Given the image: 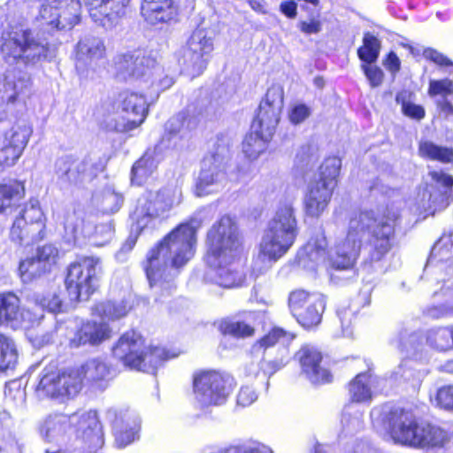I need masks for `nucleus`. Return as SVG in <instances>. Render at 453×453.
Masks as SVG:
<instances>
[{"instance_id": "6ab92c4d", "label": "nucleus", "mask_w": 453, "mask_h": 453, "mask_svg": "<svg viewBox=\"0 0 453 453\" xmlns=\"http://www.w3.org/2000/svg\"><path fill=\"white\" fill-rule=\"evenodd\" d=\"M301 366V373L312 384L332 381L331 372L322 365V355L315 347L303 346L296 354Z\"/></svg>"}, {"instance_id": "c756f323", "label": "nucleus", "mask_w": 453, "mask_h": 453, "mask_svg": "<svg viewBox=\"0 0 453 453\" xmlns=\"http://www.w3.org/2000/svg\"><path fill=\"white\" fill-rule=\"evenodd\" d=\"M449 440L446 431L430 424H421L417 430L412 446H441Z\"/></svg>"}, {"instance_id": "39448f33", "label": "nucleus", "mask_w": 453, "mask_h": 453, "mask_svg": "<svg viewBox=\"0 0 453 453\" xmlns=\"http://www.w3.org/2000/svg\"><path fill=\"white\" fill-rule=\"evenodd\" d=\"M112 354L126 366L148 373H154L161 362L170 357L163 348L145 346L144 339L134 330L120 336Z\"/></svg>"}, {"instance_id": "1a4fd4ad", "label": "nucleus", "mask_w": 453, "mask_h": 453, "mask_svg": "<svg viewBox=\"0 0 453 453\" xmlns=\"http://www.w3.org/2000/svg\"><path fill=\"white\" fill-rule=\"evenodd\" d=\"M45 216L37 199H31L19 211L10 230L12 242L28 246L44 237Z\"/></svg>"}, {"instance_id": "e433bc0d", "label": "nucleus", "mask_w": 453, "mask_h": 453, "mask_svg": "<svg viewBox=\"0 0 453 453\" xmlns=\"http://www.w3.org/2000/svg\"><path fill=\"white\" fill-rule=\"evenodd\" d=\"M80 428L83 429L87 437L89 438L95 449L102 448L104 445V437L99 423L97 413L94 411H89L81 415Z\"/></svg>"}, {"instance_id": "72a5a7b5", "label": "nucleus", "mask_w": 453, "mask_h": 453, "mask_svg": "<svg viewBox=\"0 0 453 453\" xmlns=\"http://www.w3.org/2000/svg\"><path fill=\"white\" fill-rule=\"evenodd\" d=\"M267 134V131L251 129L242 142V151L247 157L255 160L266 150L268 142L273 136Z\"/></svg>"}, {"instance_id": "dca6fc26", "label": "nucleus", "mask_w": 453, "mask_h": 453, "mask_svg": "<svg viewBox=\"0 0 453 453\" xmlns=\"http://www.w3.org/2000/svg\"><path fill=\"white\" fill-rule=\"evenodd\" d=\"M381 420L395 442L412 446L418 424L412 411L394 408L383 411Z\"/></svg>"}, {"instance_id": "3c124183", "label": "nucleus", "mask_w": 453, "mask_h": 453, "mask_svg": "<svg viewBox=\"0 0 453 453\" xmlns=\"http://www.w3.org/2000/svg\"><path fill=\"white\" fill-rule=\"evenodd\" d=\"M341 165L342 163L339 157H327L320 165L319 173L314 180L334 188Z\"/></svg>"}, {"instance_id": "c03bdc74", "label": "nucleus", "mask_w": 453, "mask_h": 453, "mask_svg": "<svg viewBox=\"0 0 453 453\" xmlns=\"http://www.w3.org/2000/svg\"><path fill=\"white\" fill-rule=\"evenodd\" d=\"M63 226L66 234L73 238H76L78 235L88 236L91 234L88 226L85 225L82 213L75 210L65 212Z\"/></svg>"}, {"instance_id": "0e129e2a", "label": "nucleus", "mask_w": 453, "mask_h": 453, "mask_svg": "<svg viewBox=\"0 0 453 453\" xmlns=\"http://www.w3.org/2000/svg\"><path fill=\"white\" fill-rule=\"evenodd\" d=\"M114 227L111 222L101 223L95 226V238H101L102 240H96V245H104L108 242L113 236Z\"/></svg>"}, {"instance_id": "c9c22d12", "label": "nucleus", "mask_w": 453, "mask_h": 453, "mask_svg": "<svg viewBox=\"0 0 453 453\" xmlns=\"http://www.w3.org/2000/svg\"><path fill=\"white\" fill-rule=\"evenodd\" d=\"M80 428L83 429L87 437L89 438L95 449L102 448L104 445V437L99 423L97 413L94 411H89L81 415Z\"/></svg>"}, {"instance_id": "393cba45", "label": "nucleus", "mask_w": 453, "mask_h": 453, "mask_svg": "<svg viewBox=\"0 0 453 453\" xmlns=\"http://www.w3.org/2000/svg\"><path fill=\"white\" fill-rule=\"evenodd\" d=\"M111 330L104 322L88 321L83 324L70 340V346L78 348L82 345H98L111 337Z\"/></svg>"}, {"instance_id": "20e7f679", "label": "nucleus", "mask_w": 453, "mask_h": 453, "mask_svg": "<svg viewBox=\"0 0 453 453\" xmlns=\"http://www.w3.org/2000/svg\"><path fill=\"white\" fill-rule=\"evenodd\" d=\"M49 43L23 26H14L2 35L1 51L4 60L13 64L20 61L35 65L48 57Z\"/></svg>"}, {"instance_id": "49530a36", "label": "nucleus", "mask_w": 453, "mask_h": 453, "mask_svg": "<svg viewBox=\"0 0 453 453\" xmlns=\"http://www.w3.org/2000/svg\"><path fill=\"white\" fill-rule=\"evenodd\" d=\"M349 394L353 403H369L372 400V391L368 385V374L358 373L349 384Z\"/></svg>"}, {"instance_id": "a211bd4d", "label": "nucleus", "mask_w": 453, "mask_h": 453, "mask_svg": "<svg viewBox=\"0 0 453 453\" xmlns=\"http://www.w3.org/2000/svg\"><path fill=\"white\" fill-rule=\"evenodd\" d=\"M434 184H431L423 192V199L427 198V204L423 208L434 214L436 211L445 209L449 204L452 196L453 177L442 172L433 171L429 173Z\"/></svg>"}, {"instance_id": "4d7b16f0", "label": "nucleus", "mask_w": 453, "mask_h": 453, "mask_svg": "<svg viewBox=\"0 0 453 453\" xmlns=\"http://www.w3.org/2000/svg\"><path fill=\"white\" fill-rule=\"evenodd\" d=\"M33 299L35 303L42 310L47 309L52 313L60 312L62 311V299L57 293L49 294L47 296L35 294Z\"/></svg>"}, {"instance_id": "338daca9", "label": "nucleus", "mask_w": 453, "mask_h": 453, "mask_svg": "<svg viewBox=\"0 0 453 453\" xmlns=\"http://www.w3.org/2000/svg\"><path fill=\"white\" fill-rule=\"evenodd\" d=\"M311 111L304 104H298L292 107L288 118L291 123L298 125L310 117Z\"/></svg>"}, {"instance_id": "b1692460", "label": "nucleus", "mask_w": 453, "mask_h": 453, "mask_svg": "<svg viewBox=\"0 0 453 453\" xmlns=\"http://www.w3.org/2000/svg\"><path fill=\"white\" fill-rule=\"evenodd\" d=\"M334 188L326 184L311 180L307 188L304 196V211L305 214L311 218H319L331 200Z\"/></svg>"}, {"instance_id": "2eb2a0df", "label": "nucleus", "mask_w": 453, "mask_h": 453, "mask_svg": "<svg viewBox=\"0 0 453 453\" xmlns=\"http://www.w3.org/2000/svg\"><path fill=\"white\" fill-rule=\"evenodd\" d=\"M284 105V91L280 85H273L261 101L257 114L252 122L251 129L267 131V135H273L280 119Z\"/></svg>"}, {"instance_id": "ea45409f", "label": "nucleus", "mask_w": 453, "mask_h": 453, "mask_svg": "<svg viewBox=\"0 0 453 453\" xmlns=\"http://www.w3.org/2000/svg\"><path fill=\"white\" fill-rule=\"evenodd\" d=\"M157 167V161L154 157L153 153L146 152L132 167V183L138 186L142 185L154 173Z\"/></svg>"}, {"instance_id": "4be33fe9", "label": "nucleus", "mask_w": 453, "mask_h": 453, "mask_svg": "<svg viewBox=\"0 0 453 453\" xmlns=\"http://www.w3.org/2000/svg\"><path fill=\"white\" fill-rule=\"evenodd\" d=\"M81 4V2L73 3L72 8L62 12H51L48 6H42L37 19L41 26L48 32L62 29H72L80 22Z\"/></svg>"}, {"instance_id": "cd10ccee", "label": "nucleus", "mask_w": 453, "mask_h": 453, "mask_svg": "<svg viewBox=\"0 0 453 453\" xmlns=\"http://www.w3.org/2000/svg\"><path fill=\"white\" fill-rule=\"evenodd\" d=\"M115 441L119 448L126 447L135 440L140 421L134 413H127L114 421Z\"/></svg>"}, {"instance_id": "423d86ee", "label": "nucleus", "mask_w": 453, "mask_h": 453, "mask_svg": "<svg viewBox=\"0 0 453 453\" xmlns=\"http://www.w3.org/2000/svg\"><path fill=\"white\" fill-rule=\"evenodd\" d=\"M208 265L234 262L241 245L237 223L229 215H224L215 221L206 236Z\"/></svg>"}, {"instance_id": "69168bd1", "label": "nucleus", "mask_w": 453, "mask_h": 453, "mask_svg": "<svg viewBox=\"0 0 453 453\" xmlns=\"http://www.w3.org/2000/svg\"><path fill=\"white\" fill-rule=\"evenodd\" d=\"M428 93L430 96L450 95L453 93V81L449 79L431 81Z\"/></svg>"}, {"instance_id": "774afa93", "label": "nucleus", "mask_w": 453, "mask_h": 453, "mask_svg": "<svg viewBox=\"0 0 453 453\" xmlns=\"http://www.w3.org/2000/svg\"><path fill=\"white\" fill-rule=\"evenodd\" d=\"M257 398L256 391L246 386L242 387L237 395V404L242 407H246L254 403Z\"/></svg>"}, {"instance_id": "6e6d98bb", "label": "nucleus", "mask_w": 453, "mask_h": 453, "mask_svg": "<svg viewBox=\"0 0 453 453\" xmlns=\"http://www.w3.org/2000/svg\"><path fill=\"white\" fill-rule=\"evenodd\" d=\"M123 203V197L119 193L106 188L102 192L100 207L104 213H113L119 211Z\"/></svg>"}, {"instance_id": "680f3d73", "label": "nucleus", "mask_w": 453, "mask_h": 453, "mask_svg": "<svg viewBox=\"0 0 453 453\" xmlns=\"http://www.w3.org/2000/svg\"><path fill=\"white\" fill-rule=\"evenodd\" d=\"M361 68L372 87H379L382 83L384 73L379 66L365 63L361 65Z\"/></svg>"}, {"instance_id": "412c9836", "label": "nucleus", "mask_w": 453, "mask_h": 453, "mask_svg": "<svg viewBox=\"0 0 453 453\" xmlns=\"http://www.w3.org/2000/svg\"><path fill=\"white\" fill-rule=\"evenodd\" d=\"M225 165V162L214 159L213 156L203 157L196 185L197 196H203L217 190L226 180Z\"/></svg>"}, {"instance_id": "4c0bfd02", "label": "nucleus", "mask_w": 453, "mask_h": 453, "mask_svg": "<svg viewBox=\"0 0 453 453\" xmlns=\"http://www.w3.org/2000/svg\"><path fill=\"white\" fill-rule=\"evenodd\" d=\"M61 373L58 371L43 370V373L36 387V393L39 397L57 398L61 396Z\"/></svg>"}, {"instance_id": "4468645a", "label": "nucleus", "mask_w": 453, "mask_h": 453, "mask_svg": "<svg viewBox=\"0 0 453 453\" xmlns=\"http://www.w3.org/2000/svg\"><path fill=\"white\" fill-rule=\"evenodd\" d=\"M116 76L121 81L139 79L150 70L156 75L161 74L163 67L143 50H134L118 55L114 61Z\"/></svg>"}, {"instance_id": "6e6552de", "label": "nucleus", "mask_w": 453, "mask_h": 453, "mask_svg": "<svg viewBox=\"0 0 453 453\" xmlns=\"http://www.w3.org/2000/svg\"><path fill=\"white\" fill-rule=\"evenodd\" d=\"M107 161L105 156L88 155L81 160L65 156L56 161L55 173L62 185L81 188L104 171Z\"/></svg>"}, {"instance_id": "de8ad7c7", "label": "nucleus", "mask_w": 453, "mask_h": 453, "mask_svg": "<svg viewBox=\"0 0 453 453\" xmlns=\"http://www.w3.org/2000/svg\"><path fill=\"white\" fill-rule=\"evenodd\" d=\"M129 308L125 301L119 303L105 301L95 305L93 313L103 319H119L127 314Z\"/></svg>"}, {"instance_id": "a18cd8bd", "label": "nucleus", "mask_w": 453, "mask_h": 453, "mask_svg": "<svg viewBox=\"0 0 453 453\" xmlns=\"http://www.w3.org/2000/svg\"><path fill=\"white\" fill-rule=\"evenodd\" d=\"M186 48L211 58L213 51V38L204 29H196L188 38Z\"/></svg>"}, {"instance_id": "e2e57ef3", "label": "nucleus", "mask_w": 453, "mask_h": 453, "mask_svg": "<svg viewBox=\"0 0 453 453\" xmlns=\"http://www.w3.org/2000/svg\"><path fill=\"white\" fill-rule=\"evenodd\" d=\"M435 402L438 406L453 411V386L439 388L435 396Z\"/></svg>"}, {"instance_id": "473e14b6", "label": "nucleus", "mask_w": 453, "mask_h": 453, "mask_svg": "<svg viewBox=\"0 0 453 453\" xmlns=\"http://www.w3.org/2000/svg\"><path fill=\"white\" fill-rule=\"evenodd\" d=\"M20 299L13 292L0 294V326H8L20 317Z\"/></svg>"}, {"instance_id": "5701e85b", "label": "nucleus", "mask_w": 453, "mask_h": 453, "mask_svg": "<svg viewBox=\"0 0 453 453\" xmlns=\"http://www.w3.org/2000/svg\"><path fill=\"white\" fill-rule=\"evenodd\" d=\"M119 107L127 119V129L139 127L148 113V104L142 95L123 91L119 95Z\"/></svg>"}, {"instance_id": "864d4df0", "label": "nucleus", "mask_w": 453, "mask_h": 453, "mask_svg": "<svg viewBox=\"0 0 453 453\" xmlns=\"http://www.w3.org/2000/svg\"><path fill=\"white\" fill-rule=\"evenodd\" d=\"M19 271L22 281L28 283L50 272V269L35 257H31L20 262Z\"/></svg>"}, {"instance_id": "ddd939ff", "label": "nucleus", "mask_w": 453, "mask_h": 453, "mask_svg": "<svg viewBox=\"0 0 453 453\" xmlns=\"http://www.w3.org/2000/svg\"><path fill=\"white\" fill-rule=\"evenodd\" d=\"M288 303L292 315L303 327L310 328L320 323L326 306L323 295L296 290L290 294Z\"/></svg>"}, {"instance_id": "f3484780", "label": "nucleus", "mask_w": 453, "mask_h": 453, "mask_svg": "<svg viewBox=\"0 0 453 453\" xmlns=\"http://www.w3.org/2000/svg\"><path fill=\"white\" fill-rule=\"evenodd\" d=\"M33 129L27 124H17L0 135V171L12 166L20 157Z\"/></svg>"}, {"instance_id": "8fccbe9b", "label": "nucleus", "mask_w": 453, "mask_h": 453, "mask_svg": "<svg viewBox=\"0 0 453 453\" xmlns=\"http://www.w3.org/2000/svg\"><path fill=\"white\" fill-rule=\"evenodd\" d=\"M18 360L15 342L9 336L0 334V372L12 369Z\"/></svg>"}, {"instance_id": "9b49d317", "label": "nucleus", "mask_w": 453, "mask_h": 453, "mask_svg": "<svg viewBox=\"0 0 453 453\" xmlns=\"http://www.w3.org/2000/svg\"><path fill=\"white\" fill-rule=\"evenodd\" d=\"M398 348L406 353L407 357L398 366L396 374L413 386L418 385L428 372L423 366L429 360L423 338L418 334L404 332L401 334Z\"/></svg>"}, {"instance_id": "7ed1b4c3", "label": "nucleus", "mask_w": 453, "mask_h": 453, "mask_svg": "<svg viewBox=\"0 0 453 453\" xmlns=\"http://www.w3.org/2000/svg\"><path fill=\"white\" fill-rule=\"evenodd\" d=\"M298 232L297 220L292 204L280 205L264 232L259 253L254 261L253 271L261 273L268 270L292 247Z\"/></svg>"}, {"instance_id": "aec40b11", "label": "nucleus", "mask_w": 453, "mask_h": 453, "mask_svg": "<svg viewBox=\"0 0 453 453\" xmlns=\"http://www.w3.org/2000/svg\"><path fill=\"white\" fill-rule=\"evenodd\" d=\"M91 6L90 17L101 26L110 28L126 15L130 0H84Z\"/></svg>"}, {"instance_id": "79ce46f5", "label": "nucleus", "mask_w": 453, "mask_h": 453, "mask_svg": "<svg viewBox=\"0 0 453 453\" xmlns=\"http://www.w3.org/2000/svg\"><path fill=\"white\" fill-rule=\"evenodd\" d=\"M105 47L101 39L85 37L77 44V54L80 59L94 61L104 56Z\"/></svg>"}, {"instance_id": "5fc2aeb1", "label": "nucleus", "mask_w": 453, "mask_h": 453, "mask_svg": "<svg viewBox=\"0 0 453 453\" xmlns=\"http://www.w3.org/2000/svg\"><path fill=\"white\" fill-rule=\"evenodd\" d=\"M83 376L81 371L61 373V396H73L81 389Z\"/></svg>"}, {"instance_id": "7c9ffc66", "label": "nucleus", "mask_w": 453, "mask_h": 453, "mask_svg": "<svg viewBox=\"0 0 453 453\" xmlns=\"http://www.w3.org/2000/svg\"><path fill=\"white\" fill-rule=\"evenodd\" d=\"M327 241L323 233L311 238L302 250L298 252L300 263L306 265L307 261L316 265L325 260L327 251Z\"/></svg>"}, {"instance_id": "052dcab7", "label": "nucleus", "mask_w": 453, "mask_h": 453, "mask_svg": "<svg viewBox=\"0 0 453 453\" xmlns=\"http://www.w3.org/2000/svg\"><path fill=\"white\" fill-rule=\"evenodd\" d=\"M35 258L42 264L48 265L50 270L51 265L57 263L58 258V250L52 244H46L37 249Z\"/></svg>"}, {"instance_id": "f8f14e48", "label": "nucleus", "mask_w": 453, "mask_h": 453, "mask_svg": "<svg viewBox=\"0 0 453 453\" xmlns=\"http://www.w3.org/2000/svg\"><path fill=\"white\" fill-rule=\"evenodd\" d=\"M196 399L203 407L225 403L232 390L233 378L218 372H202L194 378Z\"/></svg>"}, {"instance_id": "603ef678", "label": "nucleus", "mask_w": 453, "mask_h": 453, "mask_svg": "<svg viewBox=\"0 0 453 453\" xmlns=\"http://www.w3.org/2000/svg\"><path fill=\"white\" fill-rule=\"evenodd\" d=\"M419 153L432 160H438L441 163L453 162V149L441 147L432 142H422L419 144Z\"/></svg>"}, {"instance_id": "c85d7f7f", "label": "nucleus", "mask_w": 453, "mask_h": 453, "mask_svg": "<svg viewBox=\"0 0 453 453\" xmlns=\"http://www.w3.org/2000/svg\"><path fill=\"white\" fill-rule=\"evenodd\" d=\"M83 380L88 383L102 386L112 376L111 365L102 358L88 359L81 368Z\"/></svg>"}, {"instance_id": "a878e982", "label": "nucleus", "mask_w": 453, "mask_h": 453, "mask_svg": "<svg viewBox=\"0 0 453 453\" xmlns=\"http://www.w3.org/2000/svg\"><path fill=\"white\" fill-rule=\"evenodd\" d=\"M141 13L151 25L167 22L176 15L173 0H142Z\"/></svg>"}, {"instance_id": "37998d69", "label": "nucleus", "mask_w": 453, "mask_h": 453, "mask_svg": "<svg viewBox=\"0 0 453 453\" xmlns=\"http://www.w3.org/2000/svg\"><path fill=\"white\" fill-rule=\"evenodd\" d=\"M193 128H195V123L183 112L169 119L165 127V135L169 136V140L173 137L183 139Z\"/></svg>"}, {"instance_id": "9d476101", "label": "nucleus", "mask_w": 453, "mask_h": 453, "mask_svg": "<svg viewBox=\"0 0 453 453\" xmlns=\"http://www.w3.org/2000/svg\"><path fill=\"white\" fill-rule=\"evenodd\" d=\"M181 201L182 192L177 187L165 188L157 192H148L138 200L133 213L136 229H143L152 219L163 216Z\"/></svg>"}, {"instance_id": "2f4dec72", "label": "nucleus", "mask_w": 453, "mask_h": 453, "mask_svg": "<svg viewBox=\"0 0 453 453\" xmlns=\"http://www.w3.org/2000/svg\"><path fill=\"white\" fill-rule=\"evenodd\" d=\"M233 262L221 263L219 265H210L214 268L213 281L225 288H232L242 286L245 280L243 273L231 267Z\"/></svg>"}, {"instance_id": "13d9d810", "label": "nucleus", "mask_w": 453, "mask_h": 453, "mask_svg": "<svg viewBox=\"0 0 453 453\" xmlns=\"http://www.w3.org/2000/svg\"><path fill=\"white\" fill-rule=\"evenodd\" d=\"M229 140L224 135H218L207 156H213L214 159L226 163L229 154Z\"/></svg>"}, {"instance_id": "a19ab883", "label": "nucleus", "mask_w": 453, "mask_h": 453, "mask_svg": "<svg viewBox=\"0 0 453 453\" xmlns=\"http://www.w3.org/2000/svg\"><path fill=\"white\" fill-rule=\"evenodd\" d=\"M25 196L22 182L13 181L0 185V212H5Z\"/></svg>"}, {"instance_id": "bf43d9fd", "label": "nucleus", "mask_w": 453, "mask_h": 453, "mask_svg": "<svg viewBox=\"0 0 453 453\" xmlns=\"http://www.w3.org/2000/svg\"><path fill=\"white\" fill-rule=\"evenodd\" d=\"M223 332L234 337H246L253 334L254 328L242 321H231L223 326Z\"/></svg>"}, {"instance_id": "09e8293b", "label": "nucleus", "mask_w": 453, "mask_h": 453, "mask_svg": "<svg viewBox=\"0 0 453 453\" xmlns=\"http://www.w3.org/2000/svg\"><path fill=\"white\" fill-rule=\"evenodd\" d=\"M380 48V41L373 34L365 32L363 36V45L357 50V56L364 63L372 64L377 61Z\"/></svg>"}, {"instance_id": "58836bf2", "label": "nucleus", "mask_w": 453, "mask_h": 453, "mask_svg": "<svg viewBox=\"0 0 453 453\" xmlns=\"http://www.w3.org/2000/svg\"><path fill=\"white\" fill-rule=\"evenodd\" d=\"M209 60L210 58L184 47L179 62L186 73L195 77L203 73L207 67Z\"/></svg>"}, {"instance_id": "bb28decb", "label": "nucleus", "mask_w": 453, "mask_h": 453, "mask_svg": "<svg viewBox=\"0 0 453 453\" xmlns=\"http://www.w3.org/2000/svg\"><path fill=\"white\" fill-rule=\"evenodd\" d=\"M74 418L75 415L50 414L41 424L40 434L48 441H58L65 434Z\"/></svg>"}, {"instance_id": "f03ea898", "label": "nucleus", "mask_w": 453, "mask_h": 453, "mask_svg": "<svg viewBox=\"0 0 453 453\" xmlns=\"http://www.w3.org/2000/svg\"><path fill=\"white\" fill-rule=\"evenodd\" d=\"M395 212L376 217L372 211H363L349 219L346 236L335 244L332 265L338 271H349L354 276V265L365 238L367 261H382L392 250L395 237Z\"/></svg>"}, {"instance_id": "f704fd0d", "label": "nucleus", "mask_w": 453, "mask_h": 453, "mask_svg": "<svg viewBox=\"0 0 453 453\" xmlns=\"http://www.w3.org/2000/svg\"><path fill=\"white\" fill-rule=\"evenodd\" d=\"M417 334L423 338V341H426L427 346L436 351L443 352L453 348L451 329L449 327L432 328L427 330L424 335ZM423 345L425 346L424 342Z\"/></svg>"}, {"instance_id": "f257e3e1", "label": "nucleus", "mask_w": 453, "mask_h": 453, "mask_svg": "<svg viewBox=\"0 0 453 453\" xmlns=\"http://www.w3.org/2000/svg\"><path fill=\"white\" fill-rule=\"evenodd\" d=\"M208 219L205 208L198 210L148 251L142 267L156 295L169 296L176 288L175 278L194 257L196 230Z\"/></svg>"}, {"instance_id": "0eeeda50", "label": "nucleus", "mask_w": 453, "mask_h": 453, "mask_svg": "<svg viewBox=\"0 0 453 453\" xmlns=\"http://www.w3.org/2000/svg\"><path fill=\"white\" fill-rule=\"evenodd\" d=\"M103 269L99 257H84L69 265L65 288L72 301H85L99 287Z\"/></svg>"}]
</instances>
